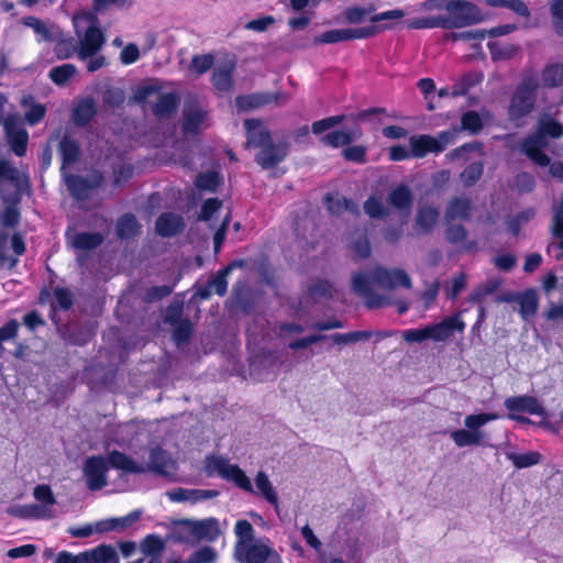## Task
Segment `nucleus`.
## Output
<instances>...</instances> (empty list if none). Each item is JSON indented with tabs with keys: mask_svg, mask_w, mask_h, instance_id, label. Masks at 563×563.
Segmentation results:
<instances>
[{
	"mask_svg": "<svg viewBox=\"0 0 563 563\" xmlns=\"http://www.w3.org/2000/svg\"><path fill=\"white\" fill-rule=\"evenodd\" d=\"M374 287L395 289L404 287L410 289V276L399 267L387 268L376 266L367 272L356 273L352 277V289L361 296L369 308H380L390 305L388 297L376 294Z\"/></svg>",
	"mask_w": 563,
	"mask_h": 563,
	"instance_id": "nucleus-1",
	"label": "nucleus"
},
{
	"mask_svg": "<svg viewBox=\"0 0 563 563\" xmlns=\"http://www.w3.org/2000/svg\"><path fill=\"white\" fill-rule=\"evenodd\" d=\"M111 466L129 473L155 472L158 474H170L175 468L174 461L159 448L151 449L150 459L146 463H137L119 451L109 454Z\"/></svg>",
	"mask_w": 563,
	"mask_h": 563,
	"instance_id": "nucleus-2",
	"label": "nucleus"
},
{
	"mask_svg": "<svg viewBox=\"0 0 563 563\" xmlns=\"http://www.w3.org/2000/svg\"><path fill=\"white\" fill-rule=\"evenodd\" d=\"M76 34L79 37L78 57L86 60L97 54L104 44V35L97 25L95 14L80 12L73 18Z\"/></svg>",
	"mask_w": 563,
	"mask_h": 563,
	"instance_id": "nucleus-3",
	"label": "nucleus"
},
{
	"mask_svg": "<svg viewBox=\"0 0 563 563\" xmlns=\"http://www.w3.org/2000/svg\"><path fill=\"white\" fill-rule=\"evenodd\" d=\"M563 135V125L550 115L539 119L537 132L522 143L523 152L539 166L549 164V157L543 153L548 146L545 136L559 139Z\"/></svg>",
	"mask_w": 563,
	"mask_h": 563,
	"instance_id": "nucleus-4",
	"label": "nucleus"
},
{
	"mask_svg": "<svg viewBox=\"0 0 563 563\" xmlns=\"http://www.w3.org/2000/svg\"><path fill=\"white\" fill-rule=\"evenodd\" d=\"M499 416L494 412L471 413L465 416L463 428L450 432V439L456 448L481 446L485 443L486 432L484 426L497 420Z\"/></svg>",
	"mask_w": 563,
	"mask_h": 563,
	"instance_id": "nucleus-5",
	"label": "nucleus"
},
{
	"mask_svg": "<svg viewBox=\"0 0 563 563\" xmlns=\"http://www.w3.org/2000/svg\"><path fill=\"white\" fill-rule=\"evenodd\" d=\"M203 468L208 476L218 475L225 481L233 482L242 490H252V482L245 472L223 456H207Z\"/></svg>",
	"mask_w": 563,
	"mask_h": 563,
	"instance_id": "nucleus-6",
	"label": "nucleus"
},
{
	"mask_svg": "<svg viewBox=\"0 0 563 563\" xmlns=\"http://www.w3.org/2000/svg\"><path fill=\"white\" fill-rule=\"evenodd\" d=\"M234 558L240 563H283L280 555L266 538L240 547L238 551H234Z\"/></svg>",
	"mask_w": 563,
	"mask_h": 563,
	"instance_id": "nucleus-7",
	"label": "nucleus"
},
{
	"mask_svg": "<svg viewBox=\"0 0 563 563\" xmlns=\"http://www.w3.org/2000/svg\"><path fill=\"white\" fill-rule=\"evenodd\" d=\"M538 87L534 78H527L520 84L509 106V115L512 120L520 119L533 110Z\"/></svg>",
	"mask_w": 563,
	"mask_h": 563,
	"instance_id": "nucleus-8",
	"label": "nucleus"
},
{
	"mask_svg": "<svg viewBox=\"0 0 563 563\" xmlns=\"http://www.w3.org/2000/svg\"><path fill=\"white\" fill-rule=\"evenodd\" d=\"M446 10L450 13L446 16L448 29H460L484 20L479 9L467 1H451L446 4Z\"/></svg>",
	"mask_w": 563,
	"mask_h": 563,
	"instance_id": "nucleus-9",
	"label": "nucleus"
},
{
	"mask_svg": "<svg viewBox=\"0 0 563 563\" xmlns=\"http://www.w3.org/2000/svg\"><path fill=\"white\" fill-rule=\"evenodd\" d=\"M453 132H441L437 137L430 135H415L409 139L412 157H423L428 153H438L445 148L453 140Z\"/></svg>",
	"mask_w": 563,
	"mask_h": 563,
	"instance_id": "nucleus-10",
	"label": "nucleus"
},
{
	"mask_svg": "<svg viewBox=\"0 0 563 563\" xmlns=\"http://www.w3.org/2000/svg\"><path fill=\"white\" fill-rule=\"evenodd\" d=\"M504 405L509 411V419L520 422L528 423L530 422V419L518 413H530L537 416L545 415V409L539 402V400L528 395L508 397L506 398Z\"/></svg>",
	"mask_w": 563,
	"mask_h": 563,
	"instance_id": "nucleus-11",
	"label": "nucleus"
},
{
	"mask_svg": "<svg viewBox=\"0 0 563 563\" xmlns=\"http://www.w3.org/2000/svg\"><path fill=\"white\" fill-rule=\"evenodd\" d=\"M108 464L111 465L110 460L103 456H91L85 461L82 472L89 489L99 490L107 485Z\"/></svg>",
	"mask_w": 563,
	"mask_h": 563,
	"instance_id": "nucleus-12",
	"label": "nucleus"
},
{
	"mask_svg": "<svg viewBox=\"0 0 563 563\" xmlns=\"http://www.w3.org/2000/svg\"><path fill=\"white\" fill-rule=\"evenodd\" d=\"M466 323L463 320V311L444 318L442 321L429 324L431 340L434 342H445L455 332L463 333Z\"/></svg>",
	"mask_w": 563,
	"mask_h": 563,
	"instance_id": "nucleus-13",
	"label": "nucleus"
},
{
	"mask_svg": "<svg viewBox=\"0 0 563 563\" xmlns=\"http://www.w3.org/2000/svg\"><path fill=\"white\" fill-rule=\"evenodd\" d=\"M377 32L375 26H367L361 29H335L327 31L316 37V43L333 44L349 40L366 38Z\"/></svg>",
	"mask_w": 563,
	"mask_h": 563,
	"instance_id": "nucleus-14",
	"label": "nucleus"
},
{
	"mask_svg": "<svg viewBox=\"0 0 563 563\" xmlns=\"http://www.w3.org/2000/svg\"><path fill=\"white\" fill-rule=\"evenodd\" d=\"M8 142L12 151L18 156H23L26 152L29 134L22 125L20 118L9 117L3 123Z\"/></svg>",
	"mask_w": 563,
	"mask_h": 563,
	"instance_id": "nucleus-15",
	"label": "nucleus"
},
{
	"mask_svg": "<svg viewBox=\"0 0 563 563\" xmlns=\"http://www.w3.org/2000/svg\"><path fill=\"white\" fill-rule=\"evenodd\" d=\"M209 126L207 111L197 102L187 103L184 108L183 130L187 134H196Z\"/></svg>",
	"mask_w": 563,
	"mask_h": 563,
	"instance_id": "nucleus-16",
	"label": "nucleus"
},
{
	"mask_svg": "<svg viewBox=\"0 0 563 563\" xmlns=\"http://www.w3.org/2000/svg\"><path fill=\"white\" fill-rule=\"evenodd\" d=\"M65 181L70 194L76 199L84 200L88 198L91 190L100 186L102 177L98 173L91 174L89 178H82L78 176H65Z\"/></svg>",
	"mask_w": 563,
	"mask_h": 563,
	"instance_id": "nucleus-17",
	"label": "nucleus"
},
{
	"mask_svg": "<svg viewBox=\"0 0 563 563\" xmlns=\"http://www.w3.org/2000/svg\"><path fill=\"white\" fill-rule=\"evenodd\" d=\"M288 148L289 145L285 141L272 142L256 154L255 159L263 168H272L285 159Z\"/></svg>",
	"mask_w": 563,
	"mask_h": 563,
	"instance_id": "nucleus-18",
	"label": "nucleus"
},
{
	"mask_svg": "<svg viewBox=\"0 0 563 563\" xmlns=\"http://www.w3.org/2000/svg\"><path fill=\"white\" fill-rule=\"evenodd\" d=\"M245 492L262 497L268 504H271L275 510L279 508L277 490L273 485L268 474L264 471H258L256 473L254 477V484H252V490Z\"/></svg>",
	"mask_w": 563,
	"mask_h": 563,
	"instance_id": "nucleus-19",
	"label": "nucleus"
},
{
	"mask_svg": "<svg viewBox=\"0 0 563 563\" xmlns=\"http://www.w3.org/2000/svg\"><path fill=\"white\" fill-rule=\"evenodd\" d=\"M219 495L216 489H190V488H174L166 493L169 500L174 503H189L197 504L202 500L214 498Z\"/></svg>",
	"mask_w": 563,
	"mask_h": 563,
	"instance_id": "nucleus-20",
	"label": "nucleus"
},
{
	"mask_svg": "<svg viewBox=\"0 0 563 563\" xmlns=\"http://www.w3.org/2000/svg\"><path fill=\"white\" fill-rule=\"evenodd\" d=\"M244 126L247 135L246 146L260 147L262 150L264 146L272 143L271 133L261 120H245Z\"/></svg>",
	"mask_w": 563,
	"mask_h": 563,
	"instance_id": "nucleus-21",
	"label": "nucleus"
},
{
	"mask_svg": "<svg viewBox=\"0 0 563 563\" xmlns=\"http://www.w3.org/2000/svg\"><path fill=\"white\" fill-rule=\"evenodd\" d=\"M195 526L198 543L201 541L213 542L222 533L219 520L213 517L195 519Z\"/></svg>",
	"mask_w": 563,
	"mask_h": 563,
	"instance_id": "nucleus-22",
	"label": "nucleus"
},
{
	"mask_svg": "<svg viewBox=\"0 0 563 563\" xmlns=\"http://www.w3.org/2000/svg\"><path fill=\"white\" fill-rule=\"evenodd\" d=\"M472 201L467 198L452 199L445 209V219L448 221L468 220L472 216Z\"/></svg>",
	"mask_w": 563,
	"mask_h": 563,
	"instance_id": "nucleus-23",
	"label": "nucleus"
},
{
	"mask_svg": "<svg viewBox=\"0 0 563 563\" xmlns=\"http://www.w3.org/2000/svg\"><path fill=\"white\" fill-rule=\"evenodd\" d=\"M439 220V212L431 206H421L416 214V228L419 233H430L437 225Z\"/></svg>",
	"mask_w": 563,
	"mask_h": 563,
	"instance_id": "nucleus-24",
	"label": "nucleus"
},
{
	"mask_svg": "<svg viewBox=\"0 0 563 563\" xmlns=\"http://www.w3.org/2000/svg\"><path fill=\"white\" fill-rule=\"evenodd\" d=\"M173 539L176 542L197 544L195 519H180L175 522Z\"/></svg>",
	"mask_w": 563,
	"mask_h": 563,
	"instance_id": "nucleus-25",
	"label": "nucleus"
},
{
	"mask_svg": "<svg viewBox=\"0 0 563 563\" xmlns=\"http://www.w3.org/2000/svg\"><path fill=\"white\" fill-rule=\"evenodd\" d=\"M280 95L277 93H254L249 96L238 97L235 100L236 107L240 110H250L261 108L268 103H272L277 100Z\"/></svg>",
	"mask_w": 563,
	"mask_h": 563,
	"instance_id": "nucleus-26",
	"label": "nucleus"
},
{
	"mask_svg": "<svg viewBox=\"0 0 563 563\" xmlns=\"http://www.w3.org/2000/svg\"><path fill=\"white\" fill-rule=\"evenodd\" d=\"M184 225L181 217L175 213H163L156 221V230L163 236H172L178 233Z\"/></svg>",
	"mask_w": 563,
	"mask_h": 563,
	"instance_id": "nucleus-27",
	"label": "nucleus"
},
{
	"mask_svg": "<svg viewBox=\"0 0 563 563\" xmlns=\"http://www.w3.org/2000/svg\"><path fill=\"white\" fill-rule=\"evenodd\" d=\"M514 300L519 306L518 312L522 319H528L536 314L539 301L534 290H527L523 294H519L514 297Z\"/></svg>",
	"mask_w": 563,
	"mask_h": 563,
	"instance_id": "nucleus-28",
	"label": "nucleus"
},
{
	"mask_svg": "<svg viewBox=\"0 0 563 563\" xmlns=\"http://www.w3.org/2000/svg\"><path fill=\"white\" fill-rule=\"evenodd\" d=\"M9 512L24 519H49L54 517L53 510H47L44 506L37 504L10 508Z\"/></svg>",
	"mask_w": 563,
	"mask_h": 563,
	"instance_id": "nucleus-29",
	"label": "nucleus"
},
{
	"mask_svg": "<svg viewBox=\"0 0 563 563\" xmlns=\"http://www.w3.org/2000/svg\"><path fill=\"white\" fill-rule=\"evenodd\" d=\"M85 552L87 563H119V555L110 545H98Z\"/></svg>",
	"mask_w": 563,
	"mask_h": 563,
	"instance_id": "nucleus-30",
	"label": "nucleus"
},
{
	"mask_svg": "<svg viewBox=\"0 0 563 563\" xmlns=\"http://www.w3.org/2000/svg\"><path fill=\"white\" fill-rule=\"evenodd\" d=\"M361 137V131L358 129L353 130H342V131H334L325 136H323L322 141L332 146V147H339L346 145L353 141H356Z\"/></svg>",
	"mask_w": 563,
	"mask_h": 563,
	"instance_id": "nucleus-31",
	"label": "nucleus"
},
{
	"mask_svg": "<svg viewBox=\"0 0 563 563\" xmlns=\"http://www.w3.org/2000/svg\"><path fill=\"white\" fill-rule=\"evenodd\" d=\"M254 532L253 526L247 520H238L234 526V533L236 536L234 551H238L240 547L253 543L255 541Z\"/></svg>",
	"mask_w": 563,
	"mask_h": 563,
	"instance_id": "nucleus-32",
	"label": "nucleus"
},
{
	"mask_svg": "<svg viewBox=\"0 0 563 563\" xmlns=\"http://www.w3.org/2000/svg\"><path fill=\"white\" fill-rule=\"evenodd\" d=\"M96 104L91 99L82 100L74 109L73 120L77 125H85L96 114Z\"/></svg>",
	"mask_w": 563,
	"mask_h": 563,
	"instance_id": "nucleus-33",
	"label": "nucleus"
},
{
	"mask_svg": "<svg viewBox=\"0 0 563 563\" xmlns=\"http://www.w3.org/2000/svg\"><path fill=\"white\" fill-rule=\"evenodd\" d=\"M388 199L390 205L399 210H409L412 205L411 191L406 186H398L394 188L390 191Z\"/></svg>",
	"mask_w": 563,
	"mask_h": 563,
	"instance_id": "nucleus-34",
	"label": "nucleus"
},
{
	"mask_svg": "<svg viewBox=\"0 0 563 563\" xmlns=\"http://www.w3.org/2000/svg\"><path fill=\"white\" fill-rule=\"evenodd\" d=\"M308 292L313 299L323 300L332 298L336 292V289L330 282L317 279L310 284Z\"/></svg>",
	"mask_w": 563,
	"mask_h": 563,
	"instance_id": "nucleus-35",
	"label": "nucleus"
},
{
	"mask_svg": "<svg viewBox=\"0 0 563 563\" xmlns=\"http://www.w3.org/2000/svg\"><path fill=\"white\" fill-rule=\"evenodd\" d=\"M59 153L63 158L62 170L64 172L67 165L77 161L79 156V146L75 141L64 137L59 143Z\"/></svg>",
	"mask_w": 563,
	"mask_h": 563,
	"instance_id": "nucleus-36",
	"label": "nucleus"
},
{
	"mask_svg": "<svg viewBox=\"0 0 563 563\" xmlns=\"http://www.w3.org/2000/svg\"><path fill=\"white\" fill-rule=\"evenodd\" d=\"M178 106V98L175 93H162L157 96V100L154 106V112L156 115H168Z\"/></svg>",
	"mask_w": 563,
	"mask_h": 563,
	"instance_id": "nucleus-37",
	"label": "nucleus"
},
{
	"mask_svg": "<svg viewBox=\"0 0 563 563\" xmlns=\"http://www.w3.org/2000/svg\"><path fill=\"white\" fill-rule=\"evenodd\" d=\"M506 456L514 463L517 468H526L538 464L541 460V455L538 452H527L523 454H517L515 452H506Z\"/></svg>",
	"mask_w": 563,
	"mask_h": 563,
	"instance_id": "nucleus-38",
	"label": "nucleus"
},
{
	"mask_svg": "<svg viewBox=\"0 0 563 563\" xmlns=\"http://www.w3.org/2000/svg\"><path fill=\"white\" fill-rule=\"evenodd\" d=\"M77 73V69L71 64H64L56 66L49 70V78L58 86L67 84Z\"/></svg>",
	"mask_w": 563,
	"mask_h": 563,
	"instance_id": "nucleus-39",
	"label": "nucleus"
},
{
	"mask_svg": "<svg viewBox=\"0 0 563 563\" xmlns=\"http://www.w3.org/2000/svg\"><path fill=\"white\" fill-rule=\"evenodd\" d=\"M103 238L99 233H78L73 238V246L78 250H91L101 244Z\"/></svg>",
	"mask_w": 563,
	"mask_h": 563,
	"instance_id": "nucleus-40",
	"label": "nucleus"
},
{
	"mask_svg": "<svg viewBox=\"0 0 563 563\" xmlns=\"http://www.w3.org/2000/svg\"><path fill=\"white\" fill-rule=\"evenodd\" d=\"M542 82L548 87H558L563 82V64H551L542 73Z\"/></svg>",
	"mask_w": 563,
	"mask_h": 563,
	"instance_id": "nucleus-41",
	"label": "nucleus"
},
{
	"mask_svg": "<svg viewBox=\"0 0 563 563\" xmlns=\"http://www.w3.org/2000/svg\"><path fill=\"white\" fill-rule=\"evenodd\" d=\"M233 70V65L217 67L212 75L213 85L218 90L227 91L232 86L231 73Z\"/></svg>",
	"mask_w": 563,
	"mask_h": 563,
	"instance_id": "nucleus-42",
	"label": "nucleus"
},
{
	"mask_svg": "<svg viewBox=\"0 0 563 563\" xmlns=\"http://www.w3.org/2000/svg\"><path fill=\"white\" fill-rule=\"evenodd\" d=\"M139 225L134 216H123L117 224V232L120 238L128 239L137 233Z\"/></svg>",
	"mask_w": 563,
	"mask_h": 563,
	"instance_id": "nucleus-43",
	"label": "nucleus"
},
{
	"mask_svg": "<svg viewBox=\"0 0 563 563\" xmlns=\"http://www.w3.org/2000/svg\"><path fill=\"white\" fill-rule=\"evenodd\" d=\"M331 340L335 344H351L358 341H364L371 338V332L368 331H354L347 333H334L331 336Z\"/></svg>",
	"mask_w": 563,
	"mask_h": 563,
	"instance_id": "nucleus-44",
	"label": "nucleus"
},
{
	"mask_svg": "<svg viewBox=\"0 0 563 563\" xmlns=\"http://www.w3.org/2000/svg\"><path fill=\"white\" fill-rule=\"evenodd\" d=\"M34 498L40 503L38 506H44L47 510H52L56 500L53 492L48 485H37L33 490Z\"/></svg>",
	"mask_w": 563,
	"mask_h": 563,
	"instance_id": "nucleus-45",
	"label": "nucleus"
},
{
	"mask_svg": "<svg viewBox=\"0 0 563 563\" xmlns=\"http://www.w3.org/2000/svg\"><path fill=\"white\" fill-rule=\"evenodd\" d=\"M488 3L493 7H505L514 11L516 14L528 18L530 11L526 3L521 0H489Z\"/></svg>",
	"mask_w": 563,
	"mask_h": 563,
	"instance_id": "nucleus-46",
	"label": "nucleus"
},
{
	"mask_svg": "<svg viewBox=\"0 0 563 563\" xmlns=\"http://www.w3.org/2000/svg\"><path fill=\"white\" fill-rule=\"evenodd\" d=\"M231 272V266L218 273L209 283L208 287L212 294L223 296L227 292L228 282L227 276Z\"/></svg>",
	"mask_w": 563,
	"mask_h": 563,
	"instance_id": "nucleus-47",
	"label": "nucleus"
},
{
	"mask_svg": "<svg viewBox=\"0 0 563 563\" xmlns=\"http://www.w3.org/2000/svg\"><path fill=\"white\" fill-rule=\"evenodd\" d=\"M218 558L217 552L211 547H203L194 553L187 560V563H214Z\"/></svg>",
	"mask_w": 563,
	"mask_h": 563,
	"instance_id": "nucleus-48",
	"label": "nucleus"
},
{
	"mask_svg": "<svg viewBox=\"0 0 563 563\" xmlns=\"http://www.w3.org/2000/svg\"><path fill=\"white\" fill-rule=\"evenodd\" d=\"M164 541L154 534L147 536L141 543V551L146 555L158 554L164 550Z\"/></svg>",
	"mask_w": 563,
	"mask_h": 563,
	"instance_id": "nucleus-49",
	"label": "nucleus"
},
{
	"mask_svg": "<svg viewBox=\"0 0 563 563\" xmlns=\"http://www.w3.org/2000/svg\"><path fill=\"white\" fill-rule=\"evenodd\" d=\"M401 338L408 343H421L431 340L429 324L419 329L405 330Z\"/></svg>",
	"mask_w": 563,
	"mask_h": 563,
	"instance_id": "nucleus-50",
	"label": "nucleus"
},
{
	"mask_svg": "<svg viewBox=\"0 0 563 563\" xmlns=\"http://www.w3.org/2000/svg\"><path fill=\"white\" fill-rule=\"evenodd\" d=\"M483 174V164L473 163L461 173V180L465 186H473Z\"/></svg>",
	"mask_w": 563,
	"mask_h": 563,
	"instance_id": "nucleus-51",
	"label": "nucleus"
},
{
	"mask_svg": "<svg viewBox=\"0 0 563 563\" xmlns=\"http://www.w3.org/2000/svg\"><path fill=\"white\" fill-rule=\"evenodd\" d=\"M550 13L558 34L563 36V0L550 2Z\"/></svg>",
	"mask_w": 563,
	"mask_h": 563,
	"instance_id": "nucleus-52",
	"label": "nucleus"
},
{
	"mask_svg": "<svg viewBox=\"0 0 563 563\" xmlns=\"http://www.w3.org/2000/svg\"><path fill=\"white\" fill-rule=\"evenodd\" d=\"M23 177L24 176L9 163L0 161V179L10 180L19 187L22 184Z\"/></svg>",
	"mask_w": 563,
	"mask_h": 563,
	"instance_id": "nucleus-53",
	"label": "nucleus"
},
{
	"mask_svg": "<svg viewBox=\"0 0 563 563\" xmlns=\"http://www.w3.org/2000/svg\"><path fill=\"white\" fill-rule=\"evenodd\" d=\"M141 517L140 511H132L126 516L119 518H111L114 532H122L135 523Z\"/></svg>",
	"mask_w": 563,
	"mask_h": 563,
	"instance_id": "nucleus-54",
	"label": "nucleus"
},
{
	"mask_svg": "<svg viewBox=\"0 0 563 563\" xmlns=\"http://www.w3.org/2000/svg\"><path fill=\"white\" fill-rule=\"evenodd\" d=\"M364 209L371 218H383L387 214V210L383 202L374 197H371L365 201Z\"/></svg>",
	"mask_w": 563,
	"mask_h": 563,
	"instance_id": "nucleus-55",
	"label": "nucleus"
},
{
	"mask_svg": "<svg viewBox=\"0 0 563 563\" xmlns=\"http://www.w3.org/2000/svg\"><path fill=\"white\" fill-rule=\"evenodd\" d=\"M415 29H432V27H443L448 29L446 26V16H432V18H424L415 21L411 24Z\"/></svg>",
	"mask_w": 563,
	"mask_h": 563,
	"instance_id": "nucleus-56",
	"label": "nucleus"
},
{
	"mask_svg": "<svg viewBox=\"0 0 563 563\" xmlns=\"http://www.w3.org/2000/svg\"><path fill=\"white\" fill-rule=\"evenodd\" d=\"M213 65V56L210 54L197 55L194 56L190 69L196 71L197 74H202L207 71Z\"/></svg>",
	"mask_w": 563,
	"mask_h": 563,
	"instance_id": "nucleus-57",
	"label": "nucleus"
},
{
	"mask_svg": "<svg viewBox=\"0 0 563 563\" xmlns=\"http://www.w3.org/2000/svg\"><path fill=\"white\" fill-rule=\"evenodd\" d=\"M328 209L333 214H341L343 211L352 209V206L344 197L336 195L328 198Z\"/></svg>",
	"mask_w": 563,
	"mask_h": 563,
	"instance_id": "nucleus-58",
	"label": "nucleus"
},
{
	"mask_svg": "<svg viewBox=\"0 0 563 563\" xmlns=\"http://www.w3.org/2000/svg\"><path fill=\"white\" fill-rule=\"evenodd\" d=\"M482 125L481 117L474 111H468L462 117V126L464 130L476 133L482 129Z\"/></svg>",
	"mask_w": 563,
	"mask_h": 563,
	"instance_id": "nucleus-59",
	"label": "nucleus"
},
{
	"mask_svg": "<svg viewBox=\"0 0 563 563\" xmlns=\"http://www.w3.org/2000/svg\"><path fill=\"white\" fill-rule=\"evenodd\" d=\"M218 184V175L213 172L201 174L197 177L196 180L197 187L205 190H214Z\"/></svg>",
	"mask_w": 563,
	"mask_h": 563,
	"instance_id": "nucleus-60",
	"label": "nucleus"
},
{
	"mask_svg": "<svg viewBox=\"0 0 563 563\" xmlns=\"http://www.w3.org/2000/svg\"><path fill=\"white\" fill-rule=\"evenodd\" d=\"M274 23L275 19L272 15H265L247 22L245 29L255 32H264Z\"/></svg>",
	"mask_w": 563,
	"mask_h": 563,
	"instance_id": "nucleus-61",
	"label": "nucleus"
},
{
	"mask_svg": "<svg viewBox=\"0 0 563 563\" xmlns=\"http://www.w3.org/2000/svg\"><path fill=\"white\" fill-rule=\"evenodd\" d=\"M57 56L62 59L69 58L74 53L78 54V44L75 45L71 41H60L55 46Z\"/></svg>",
	"mask_w": 563,
	"mask_h": 563,
	"instance_id": "nucleus-62",
	"label": "nucleus"
},
{
	"mask_svg": "<svg viewBox=\"0 0 563 563\" xmlns=\"http://www.w3.org/2000/svg\"><path fill=\"white\" fill-rule=\"evenodd\" d=\"M445 236L451 243H460L466 239L467 231L463 225L454 224L446 229Z\"/></svg>",
	"mask_w": 563,
	"mask_h": 563,
	"instance_id": "nucleus-63",
	"label": "nucleus"
},
{
	"mask_svg": "<svg viewBox=\"0 0 563 563\" xmlns=\"http://www.w3.org/2000/svg\"><path fill=\"white\" fill-rule=\"evenodd\" d=\"M55 563H87L86 552L73 554L62 551L57 554Z\"/></svg>",
	"mask_w": 563,
	"mask_h": 563,
	"instance_id": "nucleus-64",
	"label": "nucleus"
}]
</instances>
